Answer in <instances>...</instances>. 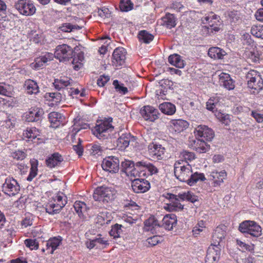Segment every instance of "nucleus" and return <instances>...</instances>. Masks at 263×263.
I'll return each mask as SVG.
<instances>
[{"instance_id":"nucleus-1","label":"nucleus","mask_w":263,"mask_h":263,"mask_svg":"<svg viewBox=\"0 0 263 263\" xmlns=\"http://www.w3.org/2000/svg\"><path fill=\"white\" fill-rule=\"evenodd\" d=\"M174 173L177 179L190 185H193L199 180L203 181L205 179L203 174H193L192 166L186 161L183 160L175 163Z\"/></svg>"},{"instance_id":"nucleus-2","label":"nucleus","mask_w":263,"mask_h":263,"mask_svg":"<svg viewBox=\"0 0 263 263\" xmlns=\"http://www.w3.org/2000/svg\"><path fill=\"white\" fill-rule=\"evenodd\" d=\"M177 222V217L173 214L164 216L161 222L153 216L144 222V229L146 231H151L153 234H159L161 228L168 231L172 230L176 226Z\"/></svg>"},{"instance_id":"nucleus-3","label":"nucleus","mask_w":263,"mask_h":263,"mask_svg":"<svg viewBox=\"0 0 263 263\" xmlns=\"http://www.w3.org/2000/svg\"><path fill=\"white\" fill-rule=\"evenodd\" d=\"M248 87L253 91L252 93H258L263 88V80L259 72L254 70H250L246 75Z\"/></svg>"},{"instance_id":"nucleus-4","label":"nucleus","mask_w":263,"mask_h":263,"mask_svg":"<svg viewBox=\"0 0 263 263\" xmlns=\"http://www.w3.org/2000/svg\"><path fill=\"white\" fill-rule=\"evenodd\" d=\"M93 197L96 201L108 202L115 198L116 191L111 187L101 186L95 190Z\"/></svg>"},{"instance_id":"nucleus-5","label":"nucleus","mask_w":263,"mask_h":263,"mask_svg":"<svg viewBox=\"0 0 263 263\" xmlns=\"http://www.w3.org/2000/svg\"><path fill=\"white\" fill-rule=\"evenodd\" d=\"M114 129V127L108 121H97L92 132L98 139L104 140L108 138Z\"/></svg>"},{"instance_id":"nucleus-6","label":"nucleus","mask_w":263,"mask_h":263,"mask_svg":"<svg viewBox=\"0 0 263 263\" xmlns=\"http://www.w3.org/2000/svg\"><path fill=\"white\" fill-rule=\"evenodd\" d=\"M239 230L243 233H248L253 237H259L261 234V228L253 221H245L239 224Z\"/></svg>"},{"instance_id":"nucleus-7","label":"nucleus","mask_w":263,"mask_h":263,"mask_svg":"<svg viewBox=\"0 0 263 263\" xmlns=\"http://www.w3.org/2000/svg\"><path fill=\"white\" fill-rule=\"evenodd\" d=\"M14 7L20 14L25 16L32 15L36 11L35 7L29 0H18L14 3Z\"/></svg>"},{"instance_id":"nucleus-8","label":"nucleus","mask_w":263,"mask_h":263,"mask_svg":"<svg viewBox=\"0 0 263 263\" xmlns=\"http://www.w3.org/2000/svg\"><path fill=\"white\" fill-rule=\"evenodd\" d=\"M74 52L72 48L66 44H62L57 47L54 52V58L59 59L61 62L68 61L69 59L72 58Z\"/></svg>"},{"instance_id":"nucleus-9","label":"nucleus","mask_w":263,"mask_h":263,"mask_svg":"<svg viewBox=\"0 0 263 263\" xmlns=\"http://www.w3.org/2000/svg\"><path fill=\"white\" fill-rule=\"evenodd\" d=\"M2 191L9 196H13L18 193L20 186L17 181L12 177H7L2 186Z\"/></svg>"},{"instance_id":"nucleus-10","label":"nucleus","mask_w":263,"mask_h":263,"mask_svg":"<svg viewBox=\"0 0 263 263\" xmlns=\"http://www.w3.org/2000/svg\"><path fill=\"white\" fill-rule=\"evenodd\" d=\"M119 160L117 157L110 156L103 159L101 165L104 171L116 173L119 170Z\"/></svg>"},{"instance_id":"nucleus-11","label":"nucleus","mask_w":263,"mask_h":263,"mask_svg":"<svg viewBox=\"0 0 263 263\" xmlns=\"http://www.w3.org/2000/svg\"><path fill=\"white\" fill-rule=\"evenodd\" d=\"M163 196L169 200V203H167L166 206H165V209L169 211H179L183 209V205L179 202L177 195L167 193L163 195Z\"/></svg>"},{"instance_id":"nucleus-12","label":"nucleus","mask_w":263,"mask_h":263,"mask_svg":"<svg viewBox=\"0 0 263 263\" xmlns=\"http://www.w3.org/2000/svg\"><path fill=\"white\" fill-rule=\"evenodd\" d=\"M142 117L146 121H155L160 115L158 110L151 106H144L140 110Z\"/></svg>"},{"instance_id":"nucleus-13","label":"nucleus","mask_w":263,"mask_h":263,"mask_svg":"<svg viewBox=\"0 0 263 263\" xmlns=\"http://www.w3.org/2000/svg\"><path fill=\"white\" fill-rule=\"evenodd\" d=\"M221 250L218 245H211L208 249L205 263H217L218 261Z\"/></svg>"},{"instance_id":"nucleus-14","label":"nucleus","mask_w":263,"mask_h":263,"mask_svg":"<svg viewBox=\"0 0 263 263\" xmlns=\"http://www.w3.org/2000/svg\"><path fill=\"white\" fill-rule=\"evenodd\" d=\"M133 191L137 193H142L147 192L151 187L148 181L142 178H136L132 182Z\"/></svg>"},{"instance_id":"nucleus-15","label":"nucleus","mask_w":263,"mask_h":263,"mask_svg":"<svg viewBox=\"0 0 263 263\" xmlns=\"http://www.w3.org/2000/svg\"><path fill=\"white\" fill-rule=\"evenodd\" d=\"M164 152L165 148L162 147L161 145L157 144L153 142L150 143L148 146V154L153 159H162Z\"/></svg>"},{"instance_id":"nucleus-16","label":"nucleus","mask_w":263,"mask_h":263,"mask_svg":"<svg viewBox=\"0 0 263 263\" xmlns=\"http://www.w3.org/2000/svg\"><path fill=\"white\" fill-rule=\"evenodd\" d=\"M195 134L196 136L203 138L208 141H211L214 137L213 130L204 125H198L195 128Z\"/></svg>"},{"instance_id":"nucleus-17","label":"nucleus","mask_w":263,"mask_h":263,"mask_svg":"<svg viewBox=\"0 0 263 263\" xmlns=\"http://www.w3.org/2000/svg\"><path fill=\"white\" fill-rule=\"evenodd\" d=\"M125 51L123 48H117L112 53V64L116 67H120L125 63Z\"/></svg>"},{"instance_id":"nucleus-18","label":"nucleus","mask_w":263,"mask_h":263,"mask_svg":"<svg viewBox=\"0 0 263 263\" xmlns=\"http://www.w3.org/2000/svg\"><path fill=\"white\" fill-rule=\"evenodd\" d=\"M44 111L41 108H31L26 116L28 122H37L42 120Z\"/></svg>"},{"instance_id":"nucleus-19","label":"nucleus","mask_w":263,"mask_h":263,"mask_svg":"<svg viewBox=\"0 0 263 263\" xmlns=\"http://www.w3.org/2000/svg\"><path fill=\"white\" fill-rule=\"evenodd\" d=\"M191 146L193 149L199 153L206 152L210 149V145L207 144L203 140L196 139L191 141Z\"/></svg>"},{"instance_id":"nucleus-20","label":"nucleus","mask_w":263,"mask_h":263,"mask_svg":"<svg viewBox=\"0 0 263 263\" xmlns=\"http://www.w3.org/2000/svg\"><path fill=\"white\" fill-rule=\"evenodd\" d=\"M227 173L225 171L221 172H212L209 177V180L213 181L212 184L214 186H219L226 178Z\"/></svg>"},{"instance_id":"nucleus-21","label":"nucleus","mask_w":263,"mask_h":263,"mask_svg":"<svg viewBox=\"0 0 263 263\" xmlns=\"http://www.w3.org/2000/svg\"><path fill=\"white\" fill-rule=\"evenodd\" d=\"M135 140L134 137L132 136L129 133L122 134L117 141V145L119 149H124L130 144V142Z\"/></svg>"},{"instance_id":"nucleus-22","label":"nucleus","mask_w":263,"mask_h":263,"mask_svg":"<svg viewBox=\"0 0 263 263\" xmlns=\"http://www.w3.org/2000/svg\"><path fill=\"white\" fill-rule=\"evenodd\" d=\"M61 237H53L49 239L45 242L46 248L42 249L43 252H47L48 254H53L54 251L59 246L61 242Z\"/></svg>"},{"instance_id":"nucleus-23","label":"nucleus","mask_w":263,"mask_h":263,"mask_svg":"<svg viewBox=\"0 0 263 263\" xmlns=\"http://www.w3.org/2000/svg\"><path fill=\"white\" fill-rule=\"evenodd\" d=\"M54 55L52 53L46 52L44 55L35 59L34 62L32 64L35 69H38L42 67L48 61L52 60Z\"/></svg>"},{"instance_id":"nucleus-24","label":"nucleus","mask_w":263,"mask_h":263,"mask_svg":"<svg viewBox=\"0 0 263 263\" xmlns=\"http://www.w3.org/2000/svg\"><path fill=\"white\" fill-rule=\"evenodd\" d=\"M203 23H208L212 30L218 31L219 30L220 22L218 17L213 12L204 17Z\"/></svg>"},{"instance_id":"nucleus-25","label":"nucleus","mask_w":263,"mask_h":263,"mask_svg":"<svg viewBox=\"0 0 263 263\" xmlns=\"http://www.w3.org/2000/svg\"><path fill=\"white\" fill-rule=\"evenodd\" d=\"M219 76V83L221 86H223L228 90H232L234 88V82L229 74L221 73Z\"/></svg>"},{"instance_id":"nucleus-26","label":"nucleus","mask_w":263,"mask_h":263,"mask_svg":"<svg viewBox=\"0 0 263 263\" xmlns=\"http://www.w3.org/2000/svg\"><path fill=\"white\" fill-rule=\"evenodd\" d=\"M63 160L62 156L59 153H55L46 160V163L48 167L53 168L58 165Z\"/></svg>"},{"instance_id":"nucleus-27","label":"nucleus","mask_w":263,"mask_h":263,"mask_svg":"<svg viewBox=\"0 0 263 263\" xmlns=\"http://www.w3.org/2000/svg\"><path fill=\"white\" fill-rule=\"evenodd\" d=\"M226 54L224 50L217 47H211L208 51L209 56L214 59H222Z\"/></svg>"},{"instance_id":"nucleus-28","label":"nucleus","mask_w":263,"mask_h":263,"mask_svg":"<svg viewBox=\"0 0 263 263\" xmlns=\"http://www.w3.org/2000/svg\"><path fill=\"white\" fill-rule=\"evenodd\" d=\"M172 127L177 133H180L188 127L189 124L187 121L182 120H173L171 121Z\"/></svg>"},{"instance_id":"nucleus-29","label":"nucleus","mask_w":263,"mask_h":263,"mask_svg":"<svg viewBox=\"0 0 263 263\" xmlns=\"http://www.w3.org/2000/svg\"><path fill=\"white\" fill-rule=\"evenodd\" d=\"M67 201H64L63 203H50L46 205V211L50 214H54L59 213L60 210L66 205Z\"/></svg>"},{"instance_id":"nucleus-30","label":"nucleus","mask_w":263,"mask_h":263,"mask_svg":"<svg viewBox=\"0 0 263 263\" xmlns=\"http://www.w3.org/2000/svg\"><path fill=\"white\" fill-rule=\"evenodd\" d=\"M162 25L167 28L171 29L176 26V19L175 16L171 13H166L162 18Z\"/></svg>"},{"instance_id":"nucleus-31","label":"nucleus","mask_w":263,"mask_h":263,"mask_svg":"<svg viewBox=\"0 0 263 263\" xmlns=\"http://www.w3.org/2000/svg\"><path fill=\"white\" fill-rule=\"evenodd\" d=\"M126 174L130 177H141L142 176H145L146 173L144 172V170L142 166L137 165L136 162L135 163V166L131 170L127 169Z\"/></svg>"},{"instance_id":"nucleus-32","label":"nucleus","mask_w":263,"mask_h":263,"mask_svg":"<svg viewBox=\"0 0 263 263\" xmlns=\"http://www.w3.org/2000/svg\"><path fill=\"white\" fill-rule=\"evenodd\" d=\"M25 86L28 93L36 94L39 92V87L37 83L33 80H28L25 81Z\"/></svg>"},{"instance_id":"nucleus-33","label":"nucleus","mask_w":263,"mask_h":263,"mask_svg":"<svg viewBox=\"0 0 263 263\" xmlns=\"http://www.w3.org/2000/svg\"><path fill=\"white\" fill-rule=\"evenodd\" d=\"M168 62L171 64L179 68H183L184 66V61L182 59L181 56L178 54L170 55Z\"/></svg>"},{"instance_id":"nucleus-34","label":"nucleus","mask_w":263,"mask_h":263,"mask_svg":"<svg viewBox=\"0 0 263 263\" xmlns=\"http://www.w3.org/2000/svg\"><path fill=\"white\" fill-rule=\"evenodd\" d=\"M160 110L164 114L172 115L176 111L175 106L170 102H164L159 105Z\"/></svg>"},{"instance_id":"nucleus-35","label":"nucleus","mask_w":263,"mask_h":263,"mask_svg":"<svg viewBox=\"0 0 263 263\" xmlns=\"http://www.w3.org/2000/svg\"><path fill=\"white\" fill-rule=\"evenodd\" d=\"M73 81L67 77H63L60 80H56L54 82V86L57 89H61L68 86H71Z\"/></svg>"},{"instance_id":"nucleus-36","label":"nucleus","mask_w":263,"mask_h":263,"mask_svg":"<svg viewBox=\"0 0 263 263\" xmlns=\"http://www.w3.org/2000/svg\"><path fill=\"white\" fill-rule=\"evenodd\" d=\"M138 37L140 42L148 44L154 39V35L146 30H141L139 32Z\"/></svg>"},{"instance_id":"nucleus-37","label":"nucleus","mask_w":263,"mask_h":263,"mask_svg":"<svg viewBox=\"0 0 263 263\" xmlns=\"http://www.w3.org/2000/svg\"><path fill=\"white\" fill-rule=\"evenodd\" d=\"M31 168L27 180L29 181H31L37 175V165L38 161L35 159H33L30 161Z\"/></svg>"},{"instance_id":"nucleus-38","label":"nucleus","mask_w":263,"mask_h":263,"mask_svg":"<svg viewBox=\"0 0 263 263\" xmlns=\"http://www.w3.org/2000/svg\"><path fill=\"white\" fill-rule=\"evenodd\" d=\"M137 165L142 166L144 170V171L146 170H147L152 175L157 174L158 173L157 168L152 164L147 163L146 161H138L137 162Z\"/></svg>"},{"instance_id":"nucleus-39","label":"nucleus","mask_w":263,"mask_h":263,"mask_svg":"<svg viewBox=\"0 0 263 263\" xmlns=\"http://www.w3.org/2000/svg\"><path fill=\"white\" fill-rule=\"evenodd\" d=\"M73 207L79 216L80 218H83V213L87 211L88 209L86 203L83 202L76 201L73 205Z\"/></svg>"},{"instance_id":"nucleus-40","label":"nucleus","mask_w":263,"mask_h":263,"mask_svg":"<svg viewBox=\"0 0 263 263\" xmlns=\"http://www.w3.org/2000/svg\"><path fill=\"white\" fill-rule=\"evenodd\" d=\"M225 232L220 227H217L213 234L212 238L213 240L215 243H217L218 245L219 242L224 238Z\"/></svg>"},{"instance_id":"nucleus-41","label":"nucleus","mask_w":263,"mask_h":263,"mask_svg":"<svg viewBox=\"0 0 263 263\" xmlns=\"http://www.w3.org/2000/svg\"><path fill=\"white\" fill-rule=\"evenodd\" d=\"M122 227H123L122 224H119L118 223L112 226L110 231H109L110 235L113 237L114 238H117L120 237V235L122 232L121 230Z\"/></svg>"},{"instance_id":"nucleus-42","label":"nucleus","mask_w":263,"mask_h":263,"mask_svg":"<svg viewBox=\"0 0 263 263\" xmlns=\"http://www.w3.org/2000/svg\"><path fill=\"white\" fill-rule=\"evenodd\" d=\"M24 136L28 139H35L40 135L39 130L35 127L27 128L23 134Z\"/></svg>"},{"instance_id":"nucleus-43","label":"nucleus","mask_w":263,"mask_h":263,"mask_svg":"<svg viewBox=\"0 0 263 263\" xmlns=\"http://www.w3.org/2000/svg\"><path fill=\"white\" fill-rule=\"evenodd\" d=\"M119 7L121 11L127 12L133 9V4L130 0H121Z\"/></svg>"},{"instance_id":"nucleus-44","label":"nucleus","mask_w":263,"mask_h":263,"mask_svg":"<svg viewBox=\"0 0 263 263\" xmlns=\"http://www.w3.org/2000/svg\"><path fill=\"white\" fill-rule=\"evenodd\" d=\"M251 32L253 36L263 39V26H253Z\"/></svg>"},{"instance_id":"nucleus-45","label":"nucleus","mask_w":263,"mask_h":263,"mask_svg":"<svg viewBox=\"0 0 263 263\" xmlns=\"http://www.w3.org/2000/svg\"><path fill=\"white\" fill-rule=\"evenodd\" d=\"M49 121L53 125H58V123L60 122L62 119V116L58 112H51L49 114L48 117Z\"/></svg>"},{"instance_id":"nucleus-46","label":"nucleus","mask_w":263,"mask_h":263,"mask_svg":"<svg viewBox=\"0 0 263 263\" xmlns=\"http://www.w3.org/2000/svg\"><path fill=\"white\" fill-rule=\"evenodd\" d=\"M113 85L116 91L120 93L125 95L127 93V88L124 87L123 84H120L117 80H114L113 81Z\"/></svg>"},{"instance_id":"nucleus-47","label":"nucleus","mask_w":263,"mask_h":263,"mask_svg":"<svg viewBox=\"0 0 263 263\" xmlns=\"http://www.w3.org/2000/svg\"><path fill=\"white\" fill-rule=\"evenodd\" d=\"M80 27L78 25H72L69 23H65L62 25L59 28V29L63 32H70L74 29H80Z\"/></svg>"},{"instance_id":"nucleus-48","label":"nucleus","mask_w":263,"mask_h":263,"mask_svg":"<svg viewBox=\"0 0 263 263\" xmlns=\"http://www.w3.org/2000/svg\"><path fill=\"white\" fill-rule=\"evenodd\" d=\"M236 242L237 245L239 247V249L242 252H245L246 251H251L253 249V246L252 245L246 243L239 240H237Z\"/></svg>"},{"instance_id":"nucleus-49","label":"nucleus","mask_w":263,"mask_h":263,"mask_svg":"<svg viewBox=\"0 0 263 263\" xmlns=\"http://www.w3.org/2000/svg\"><path fill=\"white\" fill-rule=\"evenodd\" d=\"M228 16L232 22L237 23L240 21V13L237 11L229 12Z\"/></svg>"},{"instance_id":"nucleus-50","label":"nucleus","mask_w":263,"mask_h":263,"mask_svg":"<svg viewBox=\"0 0 263 263\" xmlns=\"http://www.w3.org/2000/svg\"><path fill=\"white\" fill-rule=\"evenodd\" d=\"M25 244L31 250H36L39 247V243L36 239H27L25 240Z\"/></svg>"},{"instance_id":"nucleus-51","label":"nucleus","mask_w":263,"mask_h":263,"mask_svg":"<svg viewBox=\"0 0 263 263\" xmlns=\"http://www.w3.org/2000/svg\"><path fill=\"white\" fill-rule=\"evenodd\" d=\"M98 15L103 18H109L111 16V13L109 9L104 7L102 9H99L98 11Z\"/></svg>"},{"instance_id":"nucleus-52","label":"nucleus","mask_w":263,"mask_h":263,"mask_svg":"<svg viewBox=\"0 0 263 263\" xmlns=\"http://www.w3.org/2000/svg\"><path fill=\"white\" fill-rule=\"evenodd\" d=\"M48 95L51 100L56 103L60 102L62 100V95L60 92H51L49 93Z\"/></svg>"},{"instance_id":"nucleus-53","label":"nucleus","mask_w":263,"mask_h":263,"mask_svg":"<svg viewBox=\"0 0 263 263\" xmlns=\"http://www.w3.org/2000/svg\"><path fill=\"white\" fill-rule=\"evenodd\" d=\"M82 140L79 138V142L77 145L73 146V148L79 156H81L83 154V148L81 145Z\"/></svg>"},{"instance_id":"nucleus-54","label":"nucleus","mask_w":263,"mask_h":263,"mask_svg":"<svg viewBox=\"0 0 263 263\" xmlns=\"http://www.w3.org/2000/svg\"><path fill=\"white\" fill-rule=\"evenodd\" d=\"M160 241V240L158 235L153 236L147 239V242L151 246H154Z\"/></svg>"},{"instance_id":"nucleus-55","label":"nucleus","mask_w":263,"mask_h":263,"mask_svg":"<svg viewBox=\"0 0 263 263\" xmlns=\"http://www.w3.org/2000/svg\"><path fill=\"white\" fill-rule=\"evenodd\" d=\"M109 80V77L108 76H101L97 80V84L99 86H104L105 84Z\"/></svg>"},{"instance_id":"nucleus-56","label":"nucleus","mask_w":263,"mask_h":263,"mask_svg":"<svg viewBox=\"0 0 263 263\" xmlns=\"http://www.w3.org/2000/svg\"><path fill=\"white\" fill-rule=\"evenodd\" d=\"M67 201V197L62 193H59L54 197V201L56 203H63L64 201Z\"/></svg>"},{"instance_id":"nucleus-57","label":"nucleus","mask_w":263,"mask_h":263,"mask_svg":"<svg viewBox=\"0 0 263 263\" xmlns=\"http://www.w3.org/2000/svg\"><path fill=\"white\" fill-rule=\"evenodd\" d=\"M101 146L98 144L93 145L90 149V153L92 155H100L99 153H101Z\"/></svg>"},{"instance_id":"nucleus-58","label":"nucleus","mask_w":263,"mask_h":263,"mask_svg":"<svg viewBox=\"0 0 263 263\" xmlns=\"http://www.w3.org/2000/svg\"><path fill=\"white\" fill-rule=\"evenodd\" d=\"M82 61L80 56L78 57V59L73 58L72 61V63L73 65V68L76 70H78L81 67V62Z\"/></svg>"},{"instance_id":"nucleus-59","label":"nucleus","mask_w":263,"mask_h":263,"mask_svg":"<svg viewBox=\"0 0 263 263\" xmlns=\"http://www.w3.org/2000/svg\"><path fill=\"white\" fill-rule=\"evenodd\" d=\"M12 157L17 160H23L26 157V154L23 151H17L13 153Z\"/></svg>"},{"instance_id":"nucleus-60","label":"nucleus","mask_w":263,"mask_h":263,"mask_svg":"<svg viewBox=\"0 0 263 263\" xmlns=\"http://www.w3.org/2000/svg\"><path fill=\"white\" fill-rule=\"evenodd\" d=\"M182 157L185 160H192L195 158V155L193 153L189 152L187 151H183L181 153Z\"/></svg>"},{"instance_id":"nucleus-61","label":"nucleus","mask_w":263,"mask_h":263,"mask_svg":"<svg viewBox=\"0 0 263 263\" xmlns=\"http://www.w3.org/2000/svg\"><path fill=\"white\" fill-rule=\"evenodd\" d=\"M216 105L217 103H214L213 100L209 99L206 102V108L212 112H214L217 110Z\"/></svg>"},{"instance_id":"nucleus-62","label":"nucleus","mask_w":263,"mask_h":263,"mask_svg":"<svg viewBox=\"0 0 263 263\" xmlns=\"http://www.w3.org/2000/svg\"><path fill=\"white\" fill-rule=\"evenodd\" d=\"M122 166L124 169V172L126 174V171L127 169L131 170L133 167L135 166V163L131 161H126L122 164Z\"/></svg>"},{"instance_id":"nucleus-63","label":"nucleus","mask_w":263,"mask_h":263,"mask_svg":"<svg viewBox=\"0 0 263 263\" xmlns=\"http://www.w3.org/2000/svg\"><path fill=\"white\" fill-rule=\"evenodd\" d=\"M29 36L31 41H32L35 43H38L40 41L39 34L36 33V31H31L29 34Z\"/></svg>"},{"instance_id":"nucleus-64","label":"nucleus","mask_w":263,"mask_h":263,"mask_svg":"<svg viewBox=\"0 0 263 263\" xmlns=\"http://www.w3.org/2000/svg\"><path fill=\"white\" fill-rule=\"evenodd\" d=\"M255 16L258 21L263 22V8L259 9L256 12Z\"/></svg>"}]
</instances>
